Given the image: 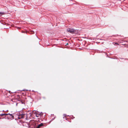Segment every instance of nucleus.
I'll use <instances>...</instances> for the list:
<instances>
[{
    "label": "nucleus",
    "instance_id": "4",
    "mask_svg": "<svg viewBox=\"0 0 128 128\" xmlns=\"http://www.w3.org/2000/svg\"><path fill=\"white\" fill-rule=\"evenodd\" d=\"M44 124L42 123H41L40 124L38 125L37 127L36 128H40L41 127L44 126Z\"/></svg>",
    "mask_w": 128,
    "mask_h": 128
},
{
    "label": "nucleus",
    "instance_id": "2",
    "mask_svg": "<svg viewBox=\"0 0 128 128\" xmlns=\"http://www.w3.org/2000/svg\"><path fill=\"white\" fill-rule=\"evenodd\" d=\"M34 114H36V116L37 117H39L40 116H41L42 115V114L41 113H40L39 114H38L36 112H34Z\"/></svg>",
    "mask_w": 128,
    "mask_h": 128
},
{
    "label": "nucleus",
    "instance_id": "8",
    "mask_svg": "<svg viewBox=\"0 0 128 128\" xmlns=\"http://www.w3.org/2000/svg\"><path fill=\"white\" fill-rule=\"evenodd\" d=\"M115 44H118V43H115Z\"/></svg>",
    "mask_w": 128,
    "mask_h": 128
},
{
    "label": "nucleus",
    "instance_id": "1",
    "mask_svg": "<svg viewBox=\"0 0 128 128\" xmlns=\"http://www.w3.org/2000/svg\"><path fill=\"white\" fill-rule=\"evenodd\" d=\"M67 31L71 33H74L76 31L75 30H74L72 28H68V29H67Z\"/></svg>",
    "mask_w": 128,
    "mask_h": 128
},
{
    "label": "nucleus",
    "instance_id": "3",
    "mask_svg": "<svg viewBox=\"0 0 128 128\" xmlns=\"http://www.w3.org/2000/svg\"><path fill=\"white\" fill-rule=\"evenodd\" d=\"M25 116L24 114H22L18 116V118L19 119H20L21 118H24V116Z\"/></svg>",
    "mask_w": 128,
    "mask_h": 128
},
{
    "label": "nucleus",
    "instance_id": "6",
    "mask_svg": "<svg viewBox=\"0 0 128 128\" xmlns=\"http://www.w3.org/2000/svg\"><path fill=\"white\" fill-rule=\"evenodd\" d=\"M8 114H0V116H3L4 115H7Z\"/></svg>",
    "mask_w": 128,
    "mask_h": 128
},
{
    "label": "nucleus",
    "instance_id": "7",
    "mask_svg": "<svg viewBox=\"0 0 128 128\" xmlns=\"http://www.w3.org/2000/svg\"><path fill=\"white\" fill-rule=\"evenodd\" d=\"M0 14H4V13L2 12H0Z\"/></svg>",
    "mask_w": 128,
    "mask_h": 128
},
{
    "label": "nucleus",
    "instance_id": "5",
    "mask_svg": "<svg viewBox=\"0 0 128 128\" xmlns=\"http://www.w3.org/2000/svg\"><path fill=\"white\" fill-rule=\"evenodd\" d=\"M9 114L8 115H9L10 116V118L12 119H13L14 118V116H13L12 114Z\"/></svg>",
    "mask_w": 128,
    "mask_h": 128
}]
</instances>
